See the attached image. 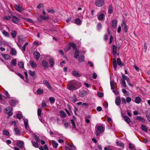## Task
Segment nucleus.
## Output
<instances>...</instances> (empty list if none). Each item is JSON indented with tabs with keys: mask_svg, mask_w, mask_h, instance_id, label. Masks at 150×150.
<instances>
[{
	"mask_svg": "<svg viewBox=\"0 0 150 150\" xmlns=\"http://www.w3.org/2000/svg\"><path fill=\"white\" fill-rule=\"evenodd\" d=\"M81 85L78 81L71 80L69 81L67 84V88L70 91H74L79 88Z\"/></svg>",
	"mask_w": 150,
	"mask_h": 150,
	"instance_id": "1",
	"label": "nucleus"
},
{
	"mask_svg": "<svg viewBox=\"0 0 150 150\" xmlns=\"http://www.w3.org/2000/svg\"><path fill=\"white\" fill-rule=\"evenodd\" d=\"M46 16H44L40 15L39 18L37 19V22H41L42 20H48L49 19V16L47 15H46Z\"/></svg>",
	"mask_w": 150,
	"mask_h": 150,
	"instance_id": "2",
	"label": "nucleus"
},
{
	"mask_svg": "<svg viewBox=\"0 0 150 150\" xmlns=\"http://www.w3.org/2000/svg\"><path fill=\"white\" fill-rule=\"evenodd\" d=\"M5 112L8 114V115L9 116H11L12 115L13 113L12 112V108L11 107H6L5 109Z\"/></svg>",
	"mask_w": 150,
	"mask_h": 150,
	"instance_id": "3",
	"label": "nucleus"
},
{
	"mask_svg": "<svg viewBox=\"0 0 150 150\" xmlns=\"http://www.w3.org/2000/svg\"><path fill=\"white\" fill-rule=\"evenodd\" d=\"M14 8L17 11L19 12H22V11L24 10L22 6L20 4L19 5H17V4L15 5Z\"/></svg>",
	"mask_w": 150,
	"mask_h": 150,
	"instance_id": "4",
	"label": "nucleus"
},
{
	"mask_svg": "<svg viewBox=\"0 0 150 150\" xmlns=\"http://www.w3.org/2000/svg\"><path fill=\"white\" fill-rule=\"evenodd\" d=\"M43 83L45 85L47 88L51 91H53L54 90L53 88L51 86L48 81L45 80L43 81Z\"/></svg>",
	"mask_w": 150,
	"mask_h": 150,
	"instance_id": "5",
	"label": "nucleus"
},
{
	"mask_svg": "<svg viewBox=\"0 0 150 150\" xmlns=\"http://www.w3.org/2000/svg\"><path fill=\"white\" fill-rule=\"evenodd\" d=\"M96 5L98 7H101L103 5L104 1L103 0H98L96 1Z\"/></svg>",
	"mask_w": 150,
	"mask_h": 150,
	"instance_id": "6",
	"label": "nucleus"
},
{
	"mask_svg": "<svg viewBox=\"0 0 150 150\" xmlns=\"http://www.w3.org/2000/svg\"><path fill=\"white\" fill-rule=\"evenodd\" d=\"M89 94V93L86 91L82 90L79 93L80 97H83Z\"/></svg>",
	"mask_w": 150,
	"mask_h": 150,
	"instance_id": "7",
	"label": "nucleus"
},
{
	"mask_svg": "<svg viewBox=\"0 0 150 150\" xmlns=\"http://www.w3.org/2000/svg\"><path fill=\"white\" fill-rule=\"evenodd\" d=\"M97 129L100 133H103L104 131L105 127L99 125L97 126Z\"/></svg>",
	"mask_w": 150,
	"mask_h": 150,
	"instance_id": "8",
	"label": "nucleus"
},
{
	"mask_svg": "<svg viewBox=\"0 0 150 150\" xmlns=\"http://www.w3.org/2000/svg\"><path fill=\"white\" fill-rule=\"evenodd\" d=\"M12 18V21L13 23L17 24L19 22V19L16 16H13Z\"/></svg>",
	"mask_w": 150,
	"mask_h": 150,
	"instance_id": "9",
	"label": "nucleus"
},
{
	"mask_svg": "<svg viewBox=\"0 0 150 150\" xmlns=\"http://www.w3.org/2000/svg\"><path fill=\"white\" fill-rule=\"evenodd\" d=\"M34 58L37 60H38L40 57V54L37 51H35L33 53Z\"/></svg>",
	"mask_w": 150,
	"mask_h": 150,
	"instance_id": "10",
	"label": "nucleus"
},
{
	"mask_svg": "<svg viewBox=\"0 0 150 150\" xmlns=\"http://www.w3.org/2000/svg\"><path fill=\"white\" fill-rule=\"evenodd\" d=\"M84 56L83 54H81L78 57L79 62L82 63L84 62Z\"/></svg>",
	"mask_w": 150,
	"mask_h": 150,
	"instance_id": "11",
	"label": "nucleus"
},
{
	"mask_svg": "<svg viewBox=\"0 0 150 150\" xmlns=\"http://www.w3.org/2000/svg\"><path fill=\"white\" fill-rule=\"evenodd\" d=\"M18 102L17 100H15L11 99L9 102L10 104L12 106H14L16 105V103Z\"/></svg>",
	"mask_w": 150,
	"mask_h": 150,
	"instance_id": "12",
	"label": "nucleus"
},
{
	"mask_svg": "<svg viewBox=\"0 0 150 150\" xmlns=\"http://www.w3.org/2000/svg\"><path fill=\"white\" fill-rule=\"evenodd\" d=\"M79 50L78 49H76L74 53V57L76 59H78L79 56Z\"/></svg>",
	"mask_w": 150,
	"mask_h": 150,
	"instance_id": "13",
	"label": "nucleus"
},
{
	"mask_svg": "<svg viewBox=\"0 0 150 150\" xmlns=\"http://www.w3.org/2000/svg\"><path fill=\"white\" fill-rule=\"evenodd\" d=\"M41 63H42L41 66L43 67H44L45 68H48V64L47 62H46L44 60H42L41 62Z\"/></svg>",
	"mask_w": 150,
	"mask_h": 150,
	"instance_id": "14",
	"label": "nucleus"
},
{
	"mask_svg": "<svg viewBox=\"0 0 150 150\" xmlns=\"http://www.w3.org/2000/svg\"><path fill=\"white\" fill-rule=\"evenodd\" d=\"M124 25V31L125 33L127 32V25L126 24L125 22L124 21H123L121 25L123 26Z\"/></svg>",
	"mask_w": 150,
	"mask_h": 150,
	"instance_id": "15",
	"label": "nucleus"
},
{
	"mask_svg": "<svg viewBox=\"0 0 150 150\" xmlns=\"http://www.w3.org/2000/svg\"><path fill=\"white\" fill-rule=\"evenodd\" d=\"M120 98V97L119 96L117 97L116 98L115 103L116 104L117 106H118L120 104L121 100Z\"/></svg>",
	"mask_w": 150,
	"mask_h": 150,
	"instance_id": "16",
	"label": "nucleus"
},
{
	"mask_svg": "<svg viewBox=\"0 0 150 150\" xmlns=\"http://www.w3.org/2000/svg\"><path fill=\"white\" fill-rule=\"evenodd\" d=\"M141 101L142 99L141 98L139 97H137L135 98L134 100L133 101L137 104H139Z\"/></svg>",
	"mask_w": 150,
	"mask_h": 150,
	"instance_id": "17",
	"label": "nucleus"
},
{
	"mask_svg": "<svg viewBox=\"0 0 150 150\" xmlns=\"http://www.w3.org/2000/svg\"><path fill=\"white\" fill-rule=\"evenodd\" d=\"M30 64L32 68H35L37 67V64L32 60L30 61Z\"/></svg>",
	"mask_w": 150,
	"mask_h": 150,
	"instance_id": "18",
	"label": "nucleus"
},
{
	"mask_svg": "<svg viewBox=\"0 0 150 150\" xmlns=\"http://www.w3.org/2000/svg\"><path fill=\"white\" fill-rule=\"evenodd\" d=\"M24 123L25 126V128L28 130V128H29V126L28 125V120L26 119H23Z\"/></svg>",
	"mask_w": 150,
	"mask_h": 150,
	"instance_id": "19",
	"label": "nucleus"
},
{
	"mask_svg": "<svg viewBox=\"0 0 150 150\" xmlns=\"http://www.w3.org/2000/svg\"><path fill=\"white\" fill-rule=\"evenodd\" d=\"M59 114H60V116L62 118H64L67 115L66 113L63 110L60 111Z\"/></svg>",
	"mask_w": 150,
	"mask_h": 150,
	"instance_id": "20",
	"label": "nucleus"
},
{
	"mask_svg": "<svg viewBox=\"0 0 150 150\" xmlns=\"http://www.w3.org/2000/svg\"><path fill=\"white\" fill-rule=\"evenodd\" d=\"M136 119L142 122H144L145 121L144 119L143 118L139 116H137L136 117Z\"/></svg>",
	"mask_w": 150,
	"mask_h": 150,
	"instance_id": "21",
	"label": "nucleus"
},
{
	"mask_svg": "<svg viewBox=\"0 0 150 150\" xmlns=\"http://www.w3.org/2000/svg\"><path fill=\"white\" fill-rule=\"evenodd\" d=\"M117 20L115 19L113 20L112 21V25L113 28H115L117 24Z\"/></svg>",
	"mask_w": 150,
	"mask_h": 150,
	"instance_id": "22",
	"label": "nucleus"
},
{
	"mask_svg": "<svg viewBox=\"0 0 150 150\" xmlns=\"http://www.w3.org/2000/svg\"><path fill=\"white\" fill-rule=\"evenodd\" d=\"M113 12V9L112 6V5H110L109 6L108 8V13L109 14H112Z\"/></svg>",
	"mask_w": 150,
	"mask_h": 150,
	"instance_id": "23",
	"label": "nucleus"
},
{
	"mask_svg": "<svg viewBox=\"0 0 150 150\" xmlns=\"http://www.w3.org/2000/svg\"><path fill=\"white\" fill-rule=\"evenodd\" d=\"M16 144L20 148H21L23 147V142L21 141L18 142Z\"/></svg>",
	"mask_w": 150,
	"mask_h": 150,
	"instance_id": "24",
	"label": "nucleus"
},
{
	"mask_svg": "<svg viewBox=\"0 0 150 150\" xmlns=\"http://www.w3.org/2000/svg\"><path fill=\"white\" fill-rule=\"evenodd\" d=\"M124 119L125 121L127 123H129L131 121L130 118L127 116H125L124 117Z\"/></svg>",
	"mask_w": 150,
	"mask_h": 150,
	"instance_id": "25",
	"label": "nucleus"
},
{
	"mask_svg": "<svg viewBox=\"0 0 150 150\" xmlns=\"http://www.w3.org/2000/svg\"><path fill=\"white\" fill-rule=\"evenodd\" d=\"M117 48V47L115 45H113L112 47V52L114 55L116 53Z\"/></svg>",
	"mask_w": 150,
	"mask_h": 150,
	"instance_id": "26",
	"label": "nucleus"
},
{
	"mask_svg": "<svg viewBox=\"0 0 150 150\" xmlns=\"http://www.w3.org/2000/svg\"><path fill=\"white\" fill-rule=\"evenodd\" d=\"M17 53L16 50L13 48H11V50L10 53L12 55H15Z\"/></svg>",
	"mask_w": 150,
	"mask_h": 150,
	"instance_id": "27",
	"label": "nucleus"
},
{
	"mask_svg": "<svg viewBox=\"0 0 150 150\" xmlns=\"http://www.w3.org/2000/svg\"><path fill=\"white\" fill-rule=\"evenodd\" d=\"M12 32L11 33V35L12 36V37L13 38H15L16 36L17 35V33L16 31L12 30Z\"/></svg>",
	"mask_w": 150,
	"mask_h": 150,
	"instance_id": "28",
	"label": "nucleus"
},
{
	"mask_svg": "<svg viewBox=\"0 0 150 150\" xmlns=\"http://www.w3.org/2000/svg\"><path fill=\"white\" fill-rule=\"evenodd\" d=\"M74 21L75 23L78 25H80L81 24V21L79 18H77L75 19Z\"/></svg>",
	"mask_w": 150,
	"mask_h": 150,
	"instance_id": "29",
	"label": "nucleus"
},
{
	"mask_svg": "<svg viewBox=\"0 0 150 150\" xmlns=\"http://www.w3.org/2000/svg\"><path fill=\"white\" fill-rule=\"evenodd\" d=\"M105 15L103 13H101L98 16V19L99 21L102 20L105 17Z\"/></svg>",
	"mask_w": 150,
	"mask_h": 150,
	"instance_id": "30",
	"label": "nucleus"
},
{
	"mask_svg": "<svg viewBox=\"0 0 150 150\" xmlns=\"http://www.w3.org/2000/svg\"><path fill=\"white\" fill-rule=\"evenodd\" d=\"M72 74L77 77H79L81 76V75L79 74L77 71H74L72 72Z\"/></svg>",
	"mask_w": 150,
	"mask_h": 150,
	"instance_id": "31",
	"label": "nucleus"
},
{
	"mask_svg": "<svg viewBox=\"0 0 150 150\" xmlns=\"http://www.w3.org/2000/svg\"><path fill=\"white\" fill-rule=\"evenodd\" d=\"M39 149L40 150H48V148L46 144H45L44 147L40 146L39 147Z\"/></svg>",
	"mask_w": 150,
	"mask_h": 150,
	"instance_id": "32",
	"label": "nucleus"
},
{
	"mask_svg": "<svg viewBox=\"0 0 150 150\" xmlns=\"http://www.w3.org/2000/svg\"><path fill=\"white\" fill-rule=\"evenodd\" d=\"M71 100L74 103H75L77 101V98L75 95H74L71 97Z\"/></svg>",
	"mask_w": 150,
	"mask_h": 150,
	"instance_id": "33",
	"label": "nucleus"
},
{
	"mask_svg": "<svg viewBox=\"0 0 150 150\" xmlns=\"http://www.w3.org/2000/svg\"><path fill=\"white\" fill-rule=\"evenodd\" d=\"M122 79H124V80H126L127 82L129 81V78L125 75L124 74H123L122 75Z\"/></svg>",
	"mask_w": 150,
	"mask_h": 150,
	"instance_id": "34",
	"label": "nucleus"
},
{
	"mask_svg": "<svg viewBox=\"0 0 150 150\" xmlns=\"http://www.w3.org/2000/svg\"><path fill=\"white\" fill-rule=\"evenodd\" d=\"M3 96L0 94V103L2 104H4L5 103H6V102H5L4 100V99H6L5 98L3 99V98L2 97Z\"/></svg>",
	"mask_w": 150,
	"mask_h": 150,
	"instance_id": "35",
	"label": "nucleus"
},
{
	"mask_svg": "<svg viewBox=\"0 0 150 150\" xmlns=\"http://www.w3.org/2000/svg\"><path fill=\"white\" fill-rule=\"evenodd\" d=\"M1 55L6 59L8 60L10 59V57L8 54H2Z\"/></svg>",
	"mask_w": 150,
	"mask_h": 150,
	"instance_id": "36",
	"label": "nucleus"
},
{
	"mask_svg": "<svg viewBox=\"0 0 150 150\" xmlns=\"http://www.w3.org/2000/svg\"><path fill=\"white\" fill-rule=\"evenodd\" d=\"M52 144L53 145V147L54 148H57L58 146V144L55 141L53 140L52 142Z\"/></svg>",
	"mask_w": 150,
	"mask_h": 150,
	"instance_id": "37",
	"label": "nucleus"
},
{
	"mask_svg": "<svg viewBox=\"0 0 150 150\" xmlns=\"http://www.w3.org/2000/svg\"><path fill=\"white\" fill-rule=\"evenodd\" d=\"M16 59L12 60L11 62V65L12 66H15L16 65Z\"/></svg>",
	"mask_w": 150,
	"mask_h": 150,
	"instance_id": "38",
	"label": "nucleus"
},
{
	"mask_svg": "<svg viewBox=\"0 0 150 150\" xmlns=\"http://www.w3.org/2000/svg\"><path fill=\"white\" fill-rule=\"evenodd\" d=\"M2 33L6 37L8 38L10 37V35L9 33L5 30H4L3 31Z\"/></svg>",
	"mask_w": 150,
	"mask_h": 150,
	"instance_id": "39",
	"label": "nucleus"
},
{
	"mask_svg": "<svg viewBox=\"0 0 150 150\" xmlns=\"http://www.w3.org/2000/svg\"><path fill=\"white\" fill-rule=\"evenodd\" d=\"M50 64L51 67H52L54 64V59L52 58H50L49 60Z\"/></svg>",
	"mask_w": 150,
	"mask_h": 150,
	"instance_id": "40",
	"label": "nucleus"
},
{
	"mask_svg": "<svg viewBox=\"0 0 150 150\" xmlns=\"http://www.w3.org/2000/svg\"><path fill=\"white\" fill-rule=\"evenodd\" d=\"M117 64L119 66H123L124 64L123 63H122L120 58H118L117 59Z\"/></svg>",
	"mask_w": 150,
	"mask_h": 150,
	"instance_id": "41",
	"label": "nucleus"
},
{
	"mask_svg": "<svg viewBox=\"0 0 150 150\" xmlns=\"http://www.w3.org/2000/svg\"><path fill=\"white\" fill-rule=\"evenodd\" d=\"M116 144L118 146H120L123 149L124 148V144L122 142H116Z\"/></svg>",
	"mask_w": 150,
	"mask_h": 150,
	"instance_id": "42",
	"label": "nucleus"
},
{
	"mask_svg": "<svg viewBox=\"0 0 150 150\" xmlns=\"http://www.w3.org/2000/svg\"><path fill=\"white\" fill-rule=\"evenodd\" d=\"M70 47L71 46L74 49H76V45L73 42H70L69 43Z\"/></svg>",
	"mask_w": 150,
	"mask_h": 150,
	"instance_id": "43",
	"label": "nucleus"
},
{
	"mask_svg": "<svg viewBox=\"0 0 150 150\" xmlns=\"http://www.w3.org/2000/svg\"><path fill=\"white\" fill-rule=\"evenodd\" d=\"M3 133L4 135L6 136H9V133L7 130L4 129L3 130Z\"/></svg>",
	"mask_w": 150,
	"mask_h": 150,
	"instance_id": "44",
	"label": "nucleus"
},
{
	"mask_svg": "<svg viewBox=\"0 0 150 150\" xmlns=\"http://www.w3.org/2000/svg\"><path fill=\"white\" fill-rule=\"evenodd\" d=\"M32 143L33 145V146L35 148H38V143L37 142H35L33 141H32Z\"/></svg>",
	"mask_w": 150,
	"mask_h": 150,
	"instance_id": "45",
	"label": "nucleus"
},
{
	"mask_svg": "<svg viewBox=\"0 0 150 150\" xmlns=\"http://www.w3.org/2000/svg\"><path fill=\"white\" fill-rule=\"evenodd\" d=\"M110 85L111 89H114L115 88V86L114 81H111L110 82Z\"/></svg>",
	"mask_w": 150,
	"mask_h": 150,
	"instance_id": "46",
	"label": "nucleus"
},
{
	"mask_svg": "<svg viewBox=\"0 0 150 150\" xmlns=\"http://www.w3.org/2000/svg\"><path fill=\"white\" fill-rule=\"evenodd\" d=\"M37 93L38 94H41L43 93V89L41 88H39L37 90Z\"/></svg>",
	"mask_w": 150,
	"mask_h": 150,
	"instance_id": "47",
	"label": "nucleus"
},
{
	"mask_svg": "<svg viewBox=\"0 0 150 150\" xmlns=\"http://www.w3.org/2000/svg\"><path fill=\"white\" fill-rule=\"evenodd\" d=\"M68 107L69 110L68 111V112H67V113L69 116H70L71 115L72 113V112L71 109L70 107L69 106H68Z\"/></svg>",
	"mask_w": 150,
	"mask_h": 150,
	"instance_id": "48",
	"label": "nucleus"
},
{
	"mask_svg": "<svg viewBox=\"0 0 150 150\" xmlns=\"http://www.w3.org/2000/svg\"><path fill=\"white\" fill-rule=\"evenodd\" d=\"M141 128L143 131H145L146 132H147L148 129L145 125H142V127H141Z\"/></svg>",
	"mask_w": 150,
	"mask_h": 150,
	"instance_id": "49",
	"label": "nucleus"
},
{
	"mask_svg": "<svg viewBox=\"0 0 150 150\" xmlns=\"http://www.w3.org/2000/svg\"><path fill=\"white\" fill-rule=\"evenodd\" d=\"M113 65L114 67L116 69L117 67V65L116 59L115 58L113 59Z\"/></svg>",
	"mask_w": 150,
	"mask_h": 150,
	"instance_id": "50",
	"label": "nucleus"
},
{
	"mask_svg": "<svg viewBox=\"0 0 150 150\" xmlns=\"http://www.w3.org/2000/svg\"><path fill=\"white\" fill-rule=\"evenodd\" d=\"M18 66L20 68H23L24 67V63L23 62H18Z\"/></svg>",
	"mask_w": 150,
	"mask_h": 150,
	"instance_id": "51",
	"label": "nucleus"
},
{
	"mask_svg": "<svg viewBox=\"0 0 150 150\" xmlns=\"http://www.w3.org/2000/svg\"><path fill=\"white\" fill-rule=\"evenodd\" d=\"M121 81H122L121 84L122 86L124 87H126L127 86L125 81L124 79H121Z\"/></svg>",
	"mask_w": 150,
	"mask_h": 150,
	"instance_id": "52",
	"label": "nucleus"
},
{
	"mask_svg": "<svg viewBox=\"0 0 150 150\" xmlns=\"http://www.w3.org/2000/svg\"><path fill=\"white\" fill-rule=\"evenodd\" d=\"M14 130L16 133V134L18 135L20 133V131L18 128H15L14 129Z\"/></svg>",
	"mask_w": 150,
	"mask_h": 150,
	"instance_id": "53",
	"label": "nucleus"
},
{
	"mask_svg": "<svg viewBox=\"0 0 150 150\" xmlns=\"http://www.w3.org/2000/svg\"><path fill=\"white\" fill-rule=\"evenodd\" d=\"M55 100V99L53 97H51L49 98L50 102L51 103H53L54 102Z\"/></svg>",
	"mask_w": 150,
	"mask_h": 150,
	"instance_id": "54",
	"label": "nucleus"
},
{
	"mask_svg": "<svg viewBox=\"0 0 150 150\" xmlns=\"http://www.w3.org/2000/svg\"><path fill=\"white\" fill-rule=\"evenodd\" d=\"M102 28V25L99 22L97 25V28L98 30H100Z\"/></svg>",
	"mask_w": 150,
	"mask_h": 150,
	"instance_id": "55",
	"label": "nucleus"
},
{
	"mask_svg": "<svg viewBox=\"0 0 150 150\" xmlns=\"http://www.w3.org/2000/svg\"><path fill=\"white\" fill-rule=\"evenodd\" d=\"M71 49V47L69 45H68L64 49V51L65 52H67L69 50Z\"/></svg>",
	"mask_w": 150,
	"mask_h": 150,
	"instance_id": "56",
	"label": "nucleus"
},
{
	"mask_svg": "<svg viewBox=\"0 0 150 150\" xmlns=\"http://www.w3.org/2000/svg\"><path fill=\"white\" fill-rule=\"evenodd\" d=\"M28 44V42H26L24 45V46L22 47V50L24 52L25 50V47L26 46H27V45Z\"/></svg>",
	"mask_w": 150,
	"mask_h": 150,
	"instance_id": "57",
	"label": "nucleus"
},
{
	"mask_svg": "<svg viewBox=\"0 0 150 150\" xmlns=\"http://www.w3.org/2000/svg\"><path fill=\"white\" fill-rule=\"evenodd\" d=\"M4 95L6 96V97L7 98H10V95L8 92L7 91H5L4 92Z\"/></svg>",
	"mask_w": 150,
	"mask_h": 150,
	"instance_id": "58",
	"label": "nucleus"
},
{
	"mask_svg": "<svg viewBox=\"0 0 150 150\" xmlns=\"http://www.w3.org/2000/svg\"><path fill=\"white\" fill-rule=\"evenodd\" d=\"M29 74L31 76H33L35 74V72L34 71H32L31 70H29Z\"/></svg>",
	"mask_w": 150,
	"mask_h": 150,
	"instance_id": "59",
	"label": "nucleus"
},
{
	"mask_svg": "<svg viewBox=\"0 0 150 150\" xmlns=\"http://www.w3.org/2000/svg\"><path fill=\"white\" fill-rule=\"evenodd\" d=\"M64 120H63V122L64 123V124L65 128H67L68 126H69V123L68 122H64Z\"/></svg>",
	"mask_w": 150,
	"mask_h": 150,
	"instance_id": "60",
	"label": "nucleus"
},
{
	"mask_svg": "<svg viewBox=\"0 0 150 150\" xmlns=\"http://www.w3.org/2000/svg\"><path fill=\"white\" fill-rule=\"evenodd\" d=\"M71 124L73 125L72 128H75L76 127V125L74 120L73 119L71 120Z\"/></svg>",
	"mask_w": 150,
	"mask_h": 150,
	"instance_id": "61",
	"label": "nucleus"
},
{
	"mask_svg": "<svg viewBox=\"0 0 150 150\" xmlns=\"http://www.w3.org/2000/svg\"><path fill=\"white\" fill-rule=\"evenodd\" d=\"M34 138L35 140L37 142H39V137L36 135H35L34 136Z\"/></svg>",
	"mask_w": 150,
	"mask_h": 150,
	"instance_id": "62",
	"label": "nucleus"
},
{
	"mask_svg": "<svg viewBox=\"0 0 150 150\" xmlns=\"http://www.w3.org/2000/svg\"><path fill=\"white\" fill-rule=\"evenodd\" d=\"M11 16H6L4 17V19L6 20H8L11 19Z\"/></svg>",
	"mask_w": 150,
	"mask_h": 150,
	"instance_id": "63",
	"label": "nucleus"
},
{
	"mask_svg": "<svg viewBox=\"0 0 150 150\" xmlns=\"http://www.w3.org/2000/svg\"><path fill=\"white\" fill-rule=\"evenodd\" d=\"M47 11L48 13H51L52 14H54L55 13V11L53 9H48L47 10Z\"/></svg>",
	"mask_w": 150,
	"mask_h": 150,
	"instance_id": "64",
	"label": "nucleus"
}]
</instances>
